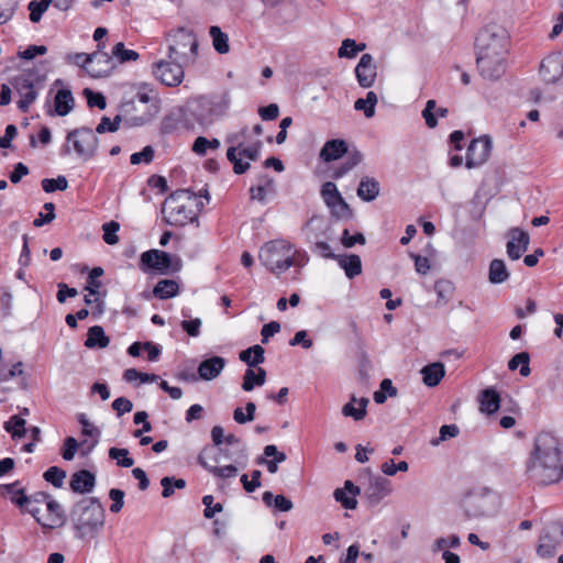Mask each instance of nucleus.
<instances>
[{
	"label": "nucleus",
	"mask_w": 563,
	"mask_h": 563,
	"mask_svg": "<svg viewBox=\"0 0 563 563\" xmlns=\"http://www.w3.org/2000/svg\"><path fill=\"white\" fill-rule=\"evenodd\" d=\"M76 537H96L104 526V508L97 498H84L70 511Z\"/></svg>",
	"instance_id": "7ed1b4c3"
},
{
	"label": "nucleus",
	"mask_w": 563,
	"mask_h": 563,
	"mask_svg": "<svg viewBox=\"0 0 563 563\" xmlns=\"http://www.w3.org/2000/svg\"><path fill=\"white\" fill-rule=\"evenodd\" d=\"M286 454L279 452L276 445L268 444L264 448V456L257 457L256 462L260 465L265 464L267 471L271 474H275L278 471V463L286 461Z\"/></svg>",
	"instance_id": "a878e982"
},
{
	"label": "nucleus",
	"mask_w": 563,
	"mask_h": 563,
	"mask_svg": "<svg viewBox=\"0 0 563 563\" xmlns=\"http://www.w3.org/2000/svg\"><path fill=\"white\" fill-rule=\"evenodd\" d=\"M224 442L228 445L235 446L236 456L234 457V462L245 464V462L247 460V452H246V446L242 442V440L240 438H238L236 435H234L233 433H230V434L225 435Z\"/></svg>",
	"instance_id": "09e8293b"
},
{
	"label": "nucleus",
	"mask_w": 563,
	"mask_h": 563,
	"mask_svg": "<svg viewBox=\"0 0 563 563\" xmlns=\"http://www.w3.org/2000/svg\"><path fill=\"white\" fill-rule=\"evenodd\" d=\"M75 106L71 91L68 89L58 90L54 99V108L56 114L64 117L68 114Z\"/></svg>",
	"instance_id": "72a5a7b5"
},
{
	"label": "nucleus",
	"mask_w": 563,
	"mask_h": 563,
	"mask_svg": "<svg viewBox=\"0 0 563 563\" xmlns=\"http://www.w3.org/2000/svg\"><path fill=\"white\" fill-rule=\"evenodd\" d=\"M68 181L66 177L58 176L57 178H45L42 180V188L45 192H53L55 190H66Z\"/></svg>",
	"instance_id": "e2e57ef3"
},
{
	"label": "nucleus",
	"mask_w": 563,
	"mask_h": 563,
	"mask_svg": "<svg viewBox=\"0 0 563 563\" xmlns=\"http://www.w3.org/2000/svg\"><path fill=\"white\" fill-rule=\"evenodd\" d=\"M492 140L487 135L474 139L467 147L465 166L468 169L476 168L485 164L492 153Z\"/></svg>",
	"instance_id": "2eb2a0df"
},
{
	"label": "nucleus",
	"mask_w": 563,
	"mask_h": 563,
	"mask_svg": "<svg viewBox=\"0 0 563 563\" xmlns=\"http://www.w3.org/2000/svg\"><path fill=\"white\" fill-rule=\"evenodd\" d=\"M120 229V224L115 221L107 222L102 225L103 240L107 244L113 245L119 242L117 232Z\"/></svg>",
	"instance_id": "0e129e2a"
},
{
	"label": "nucleus",
	"mask_w": 563,
	"mask_h": 563,
	"mask_svg": "<svg viewBox=\"0 0 563 563\" xmlns=\"http://www.w3.org/2000/svg\"><path fill=\"white\" fill-rule=\"evenodd\" d=\"M365 47L364 43L356 44L354 40L345 38L339 48L338 55L340 57L353 58L358 52L364 51Z\"/></svg>",
	"instance_id": "8fccbe9b"
},
{
	"label": "nucleus",
	"mask_w": 563,
	"mask_h": 563,
	"mask_svg": "<svg viewBox=\"0 0 563 563\" xmlns=\"http://www.w3.org/2000/svg\"><path fill=\"white\" fill-rule=\"evenodd\" d=\"M154 148L151 145L143 147L141 152L133 153L130 156V162L133 165H137L140 163L150 164L154 158Z\"/></svg>",
	"instance_id": "69168bd1"
},
{
	"label": "nucleus",
	"mask_w": 563,
	"mask_h": 563,
	"mask_svg": "<svg viewBox=\"0 0 563 563\" xmlns=\"http://www.w3.org/2000/svg\"><path fill=\"white\" fill-rule=\"evenodd\" d=\"M422 380L429 387L439 385L445 375L444 365L440 362L431 363L421 369Z\"/></svg>",
	"instance_id": "c756f323"
},
{
	"label": "nucleus",
	"mask_w": 563,
	"mask_h": 563,
	"mask_svg": "<svg viewBox=\"0 0 563 563\" xmlns=\"http://www.w3.org/2000/svg\"><path fill=\"white\" fill-rule=\"evenodd\" d=\"M266 382V371L263 367L247 368L243 376L242 389L251 391L254 387H261Z\"/></svg>",
	"instance_id": "7c9ffc66"
},
{
	"label": "nucleus",
	"mask_w": 563,
	"mask_h": 563,
	"mask_svg": "<svg viewBox=\"0 0 563 563\" xmlns=\"http://www.w3.org/2000/svg\"><path fill=\"white\" fill-rule=\"evenodd\" d=\"M100 59L107 62V57L103 55V52H100V51H96V52H93L91 54L75 53V54H69L66 57V60L68 63H73V64H76L78 66H81L86 70H87V66H89L90 62L100 60Z\"/></svg>",
	"instance_id": "37998d69"
},
{
	"label": "nucleus",
	"mask_w": 563,
	"mask_h": 563,
	"mask_svg": "<svg viewBox=\"0 0 563 563\" xmlns=\"http://www.w3.org/2000/svg\"><path fill=\"white\" fill-rule=\"evenodd\" d=\"M330 231V223L320 216L311 217L302 229V232L310 244L319 240H331Z\"/></svg>",
	"instance_id": "a211bd4d"
},
{
	"label": "nucleus",
	"mask_w": 563,
	"mask_h": 563,
	"mask_svg": "<svg viewBox=\"0 0 563 563\" xmlns=\"http://www.w3.org/2000/svg\"><path fill=\"white\" fill-rule=\"evenodd\" d=\"M379 183L373 177H362L357 187V196L363 201H373L379 196Z\"/></svg>",
	"instance_id": "c85d7f7f"
},
{
	"label": "nucleus",
	"mask_w": 563,
	"mask_h": 563,
	"mask_svg": "<svg viewBox=\"0 0 563 563\" xmlns=\"http://www.w3.org/2000/svg\"><path fill=\"white\" fill-rule=\"evenodd\" d=\"M139 56L137 52L125 48L122 42L117 43L112 48V58H117L121 64L136 60Z\"/></svg>",
	"instance_id": "3c124183"
},
{
	"label": "nucleus",
	"mask_w": 563,
	"mask_h": 563,
	"mask_svg": "<svg viewBox=\"0 0 563 563\" xmlns=\"http://www.w3.org/2000/svg\"><path fill=\"white\" fill-rule=\"evenodd\" d=\"M188 110L195 120V125L208 126L213 122L212 104L205 98L196 99L187 103Z\"/></svg>",
	"instance_id": "4be33fe9"
},
{
	"label": "nucleus",
	"mask_w": 563,
	"mask_h": 563,
	"mask_svg": "<svg viewBox=\"0 0 563 563\" xmlns=\"http://www.w3.org/2000/svg\"><path fill=\"white\" fill-rule=\"evenodd\" d=\"M183 197L190 198L189 190H176L164 202L163 212L166 213V220L170 225L183 227L196 218L195 212L180 201Z\"/></svg>",
	"instance_id": "6e6552de"
},
{
	"label": "nucleus",
	"mask_w": 563,
	"mask_h": 563,
	"mask_svg": "<svg viewBox=\"0 0 563 563\" xmlns=\"http://www.w3.org/2000/svg\"><path fill=\"white\" fill-rule=\"evenodd\" d=\"M220 147V141L218 139L208 140L205 136H198L192 145V151L198 155H206L207 150H218Z\"/></svg>",
	"instance_id": "13d9d810"
},
{
	"label": "nucleus",
	"mask_w": 563,
	"mask_h": 563,
	"mask_svg": "<svg viewBox=\"0 0 563 563\" xmlns=\"http://www.w3.org/2000/svg\"><path fill=\"white\" fill-rule=\"evenodd\" d=\"M528 472L543 485L558 483L563 477V460L554 438L548 434L537 438Z\"/></svg>",
	"instance_id": "f03ea898"
},
{
	"label": "nucleus",
	"mask_w": 563,
	"mask_h": 563,
	"mask_svg": "<svg viewBox=\"0 0 563 563\" xmlns=\"http://www.w3.org/2000/svg\"><path fill=\"white\" fill-rule=\"evenodd\" d=\"M509 240L506 245V252L510 260L516 261L528 250L530 243L529 234L519 229L514 228L508 233Z\"/></svg>",
	"instance_id": "6ab92c4d"
},
{
	"label": "nucleus",
	"mask_w": 563,
	"mask_h": 563,
	"mask_svg": "<svg viewBox=\"0 0 563 563\" xmlns=\"http://www.w3.org/2000/svg\"><path fill=\"white\" fill-rule=\"evenodd\" d=\"M4 429L11 433L12 438H22L25 434V420L19 416H12L4 422Z\"/></svg>",
	"instance_id": "603ef678"
},
{
	"label": "nucleus",
	"mask_w": 563,
	"mask_h": 563,
	"mask_svg": "<svg viewBox=\"0 0 563 563\" xmlns=\"http://www.w3.org/2000/svg\"><path fill=\"white\" fill-rule=\"evenodd\" d=\"M180 267L181 262L178 257L159 250L146 251L142 253L140 258V268L143 272L155 269L161 274H168L169 272H178Z\"/></svg>",
	"instance_id": "1a4fd4ad"
},
{
	"label": "nucleus",
	"mask_w": 563,
	"mask_h": 563,
	"mask_svg": "<svg viewBox=\"0 0 563 563\" xmlns=\"http://www.w3.org/2000/svg\"><path fill=\"white\" fill-rule=\"evenodd\" d=\"M122 122V115L118 114L111 120L108 117H102L100 123L96 128V133H104V132H115L120 128V123Z\"/></svg>",
	"instance_id": "680f3d73"
},
{
	"label": "nucleus",
	"mask_w": 563,
	"mask_h": 563,
	"mask_svg": "<svg viewBox=\"0 0 563 563\" xmlns=\"http://www.w3.org/2000/svg\"><path fill=\"white\" fill-rule=\"evenodd\" d=\"M479 402L481 410L492 415L499 409L500 397L495 389L486 388L481 394Z\"/></svg>",
	"instance_id": "58836bf2"
},
{
	"label": "nucleus",
	"mask_w": 563,
	"mask_h": 563,
	"mask_svg": "<svg viewBox=\"0 0 563 563\" xmlns=\"http://www.w3.org/2000/svg\"><path fill=\"white\" fill-rule=\"evenodd\" d=\"M161 485L163 487L162 496L164 498H168L174 494V488L183 489L186 487V481L183 478L175 477H163L161 479Z\"/></svg>",
	"instance_id": "5fc2aeb1"
},
{
	"label": "nucleus",
	"mask_w": 563,
	"mask_h": 563,
	"mask_svg": "<svg viewBox=\"0 0 563 563\" xmlns=\"http://www.w3.org/2000/svg\"><path fill=\"white\" fill-rule=\"evenodd\" d=\"M320 194L325 206L336 220H347L353 217L351 207L344 200L334 183L325 181L321 187Z\"/></svg>",
	"instance_id": "f8f14e48"
},
{
	"label": "nucleus",
	"mask_w": 563,
	"mask_h": 563,
	"mask_svg": "<svg viewBox=\"0 0 563 563\" xmlns=\"http://www.w3.org/2000/svg\"><path fill=\"white\" fill-rule=\"evenodd\" d=\"M186 65L175 59H162L153 65V75L168 87L178 86L184 79Z\"/></svg>",
	"instance_id": "4468645a"
},
{
	"label": "nucleus",
	"mask_w": 563,
	"mask_h": 563,
	"mask_svg": "<svg viewBox=\"0 0 563 563\" xmlns=\"http://www.w3.org/2000/svg\"><path fill=\"white\" fill-rule=\"evenodd\" d=\"M19 485V482L4 485L3 488L5 490V494L10 497L11 501L19 507H23L25 504L29 503L27 496L24 494L23 489L16 488Z\"/></svg>",
	"instance_id": "864d4df0"
},
{
	"label": "nucleus",
	"mask_w": 563,
	"mask_h": 563,
	"mask_svg": "<svg viewBox=\"0 0 563 563\" xmlns=\"http://www.w3.org/2000/svg\"><path fill=\"white\" fill-rule=\"evenodd\" d=\"M496 496L488 488H476L468 492L462 500L468 518L489 516L495 510Z\"/></svg>",
	"instance_id": "0eeeda50"
},
{
	"label": "nucleus",
	"mask_w": 563,
	"mask_h": 563,
	"mask_svg": "<svg viewBox=\"0 0 563 563\" xmlns=\"http://www.w3.org/2000/svg\"><path fill=\"white\" fill-rule=\"evenodd\" d=\"M537 553L542 559L553 558L556 553V545L549 537L542 538L538 545Z\"/></svg>",
	"instance_id": "338daca9"
},
{
	"label": "nucleus",
	"mask_w": 563,
	"mask_h": 563,
	"mask_svg": "<svg viewBox=\"0 0 563 563\" xmlns=\"http://www.w3.org/2000/svg\"><path fill=\"white\" fill-rule=\"evenodd\" d=\"M168 58L184 65L192 64L197 57L198 41L192 31L179 27L169 35Z\"/></svg>",
	"instance_id": "423d86ee"
},
{
	"label": "nucleus",
	"mask_w": 563,
	"mask_h": 563,
	"mask_svg": "<svg viewBox=\"0 0 563 563\" xmlns=\"http://www.w3.org/2000/svg\"><path fill=\"white\" fill-rule=\"evenodd\" d=\"M247 129H242L239 133L232 134L228 137V143L232 144L227 151V158L233 164L235 174L241 175L249 170L250 163L243 162L241 157L244 156L250 161H257L261 155L262 142L256 141L249 146H243V141L246 136Z\"/></svg>",
	"instance_id": "39448f33"
},
{
	"label": "nucleus",
	"mask_w": 563,
	"mask_h": 563,
	"mask_svg": "<svg viewBox=\"0 0 563 563\" xmlns=\"http://www.w3.org/2000/svg\"><path fill=\"white\" fill-rule=\"evenodd\" d=\"M477 67L484 78L496 80L506 70L508 37L500 27H485L476 37Z\"/></svg>",
	"instance_id": "f257e3e1"
},
{
	"label": "nucleus",
	"mask_w": 563,
	"mask_h": 563,
	"mask_svg": "<svg viewBox=\"0 0 563 563\" xmlns=\"http://www.w3.org/2000/svg\"><path fill=\"white\" fill-rule=\"evenodd\" d=\"M36 503H46V508L48 511L47 521L41 522L43 527L46 528H55L63 526L66 521V517L64 515L63 508L59 503L52 499L51 496L46 493H38L35 496Z\"/></svg>",
	"instance_id": "aec40b11"
},
{
	"label": "nucleus",
	"mask_w": 563,
	"mask_h": 563,
	"mask_svg": "<svg viewBox=\"0 0 563 563\" xmlns=\"http://www.w3.org/2000/svg\"><path fill=\"white\" fill-rule=\"evenodd\" d=\"M455 287L452 282L448 279H439L434 283V291L438 296V303L440 305H446L453 294H454Z\"/></svg>",
	"instance_id": "c03bdc74"
},
{
	"label": "nucleus",
	"mask_w": 563,
	"mask_h": 563,
	"mask_svg": "<svg viewBox=\"0 0 563 563\" xmlns=\"http://www.w3.org/2000/svg\"><path fill=\"white\" fill-rule=\"evenodd\" d=\"M96 485V476L87 470H80L71 475L69 483L70 489L74 493L86 494L90 493Z\"/></svg>",
	"instance_id": "5701e85b"
},
{
	"label": "nucleus",
	"mask_w": 563,
	"mask_h": 563,
	"mask_svg": "<svg viewBox=\"0 0 563 563\" xmlns=\"http://www.w3.org/2000/svg\"><path fill=\"white\" fill-rule=\"evenodd\" d=\"M368 402L369 400L365 397H362L360 400L352 397L351 401L343 406L342 413L345 417H352L356 421L362 420L366 416Z\"/></svg>",
	"instance_id": "2f4dec72"
},
{
	"label": "nucleus",
	"mask_w": 563,
	"mask_h": 563,
	"mask_svg": "<svg viewBox=\"0 0 563 563\" xmlns=\"http://www.w3.org/2000/svg\"><path fill=\"white\" fill-rule=\"evenodd\" d=\"M43 477L54 487L60 488L64 485L66 472L57 466H51L44 472Z\"/></svg>",
	"instance_id": "4d7b16f0"
},
{
	"label": "nucleus",
	"mask_w": 563,
	"mask_h": 563,
	"mask_svg": "<svg viewBox=\"0 0 563 563\" xmlns=\"http://www.w3.org/2000/svg\"><path fill=\"white\" fill-rule=\"evenodd\" d=\"M377 103V95L374 91H368L366 98L357 99L354 103V109L363 111L366 118H372L375 114V106Z\"/></svg>",
	"instance_id": "49530a36"
},
{
	"label": "nucleus",
	"mask_w": 563,
	"mask_h": 563,
	"mask_svg": "<svg viewBox=\"0 0 563 563\" xmlns=\"http://www.w3.org/2000/svg\"><path fill=\"white\" fill-rule=\"evenodd\" d=\"M510 277V273L503 260L495 258L490 262L488 268V280L489 283L497 285L507 282Z\"/></svg>",
	"instance_id": "f704fd0d"
},
{
	"label": "nucleus",
	"mask_w": 563,
	"mask_h": 563,
	"mask_svg": "<svg viewBox=\"0 0 563 563\" xmlns=\"http://www.w3.org/2000/svg\"><path fill=\"white\" fill-rule=\"evenodd\" d=\"M110 339L106 335L104 330L100 325H93L88 329L85 346L88 349H104L109 345Z\"/></svg>",
	"instance_id": "c9c22d12"
},
{
	"label": "nucleus",
	"mask_w": 563,
	"mask_h": 563,
	"mask_svg": "<svg viewBox=\"0 0 563 563\" xmlns=\"http://www.w3.org/2000/svg\"><path fill=\"white\" fill-rule=\"evenodd\" d=\"M363 159V155L357 150L349 151L345 161L333 170L334 178H341L351 169L357 166Z\"/></svg>",
	"instance_id": "a19ab883"
},
{
	"label": "nucleus",
	"mask_w": 563,
	"mask_h": 563,
	"mask_svg": "<svg viewBox=\"0 0 563 563\" xmlns=\"http://www.w3.org/2000/svg\"><path fill=\"white\" fill-rule=\"evenodd\" d=\"M179 291V285L173 279L159 280L154 289L153 295L158 299H169L175 297Z\"/></svg>",
	"instance_id": "79ce46f5"
},
{
	"label": "nucleus",
	"mask_w": 563,
	"mask_h": 563,
	"mask_svg": "<svg viewBox=\"0 0 563 563\" xmlns=\"http://www.w3.org/2000/svg\"><path fill=\"white\" fill-rule=\"evenodd\" d=\"M84 95L87 98V103L90 108L97 107L103 110L107 107L106 98L100 92H93L91 89L86 88Z\"/></svg>",
	"instance_id": "774afa93"
},
{
	"label": "nucleus",
	"mask_w": 563,
	"mask_h": 563,
	"mask_svg": "<svg viewBox=\"0 0 563 563\" xmlns=\"http://www.w3.org/2000/svg\"><path fill=\"white\" fill-rule=\"evenodd\" d=\"M194 129L195 120L187 106L172 109L161 122L163 134H178Z\"/></svg>",
	"instance_id": "ddd939ff"
},
{
	"label": "nucleus",
	"mask_w": 563,
	"mask_h": 563,
	"mask_svg": "<svg viewBox=\"0 0 563 563\" xmlns=\"http://www.w3.org/2000/svg\"><path fill=\"white\" fill-rule=\"evenodd\" d=\"M137 111L135 99L125 101L121 104L122 121L128 128H137L145 125L153 119V113L145 109L140 113V117H135L134 112Z\"/></svg>",
	"instance_id": "412c9836"
},
{
	"label": "nucleus",
	"mask_w": 563,
	"mask_h": 563,
	"mask_svg": "<svg viewBox=\"0 0 563 563\" xmlns=\"http://www.w3.org/2000/svg\"><path fill=\"white\" fill-rule=\"evenodd\" d=\"M10 84L21 96V99L18 102V108L22 112H27L30 106L37 98V84H40V79L34 73H23L14 76Z\"/></svg>",
	"instance_id": "9d476101"
},
{
	"label": "nucleus",
	"mask_w": 563,
	"mask_h": 563,
	"mask_svg": "<svg viewBox=\"0 0 563 563\" xmlns=\"http://www.w3.org/2000/svg\"><path fill=\"white\" fill-rule=\"evenodd\" d=\"M104 271L101 267H93L88 276L87 286L85 290L89 291V295H98L99 288L101 287V283L97 280V278L103 275Z\"/></svg>",
	"instance_id": "bf43d9fd"
},
{
	"label": "nucleus",
	"mask_w": 563,
	"mask_h": 563,
	"mask_svg": "<svg viewBox=\"0 0 563 563\" xmlns=\"http://www.w3.org/2000/svg\"><path fill=\"white\" fill-rule=\"evenodd\" d=\"M225 366V360L221 356H212L198 366L199 377L203 380H212L220 375Z\"/></svg>",
	"instance_id": "393cba45"
},
{
	"label": "nucleus",
	"mask_w": 563,
	"mask_h": 563,
	"mask_svg": "<svg viewBox=\"0 0 563 563\" xmlns=\"http://www.w3.org/2000/svg\"><path fill=\"white\" fill-rule=\"evenodd\" d=\"M264 353L265 350L261 345L255 344L246 350H243L240 353V360L244 362L249 368H253L264 363Z\"/></svg>",
	"instance_id": "ea45409f"
},
{
	"label": "nucleus",
	"mask_w": 563,
	"mask_h": 563,
	"mask_svg": "<svg viewBox=\"0 0 563 563\" xmlns=\"http://www.w3.org/2000/svg\"><path fill=\"white\" fill-rule=\"evenodd\" d=\"M66 140L73 143L75 152L84 159H90L97 154L99 139L96 132L89 128L84 126L69 131Z\"/></svg>",
	"instance_id": "9b49d317"
},
{
	"label": "nucleus",
	"mask_w": 563,
	"mask_h": 563,
	"mask_svg": "<svg viewBox=\"0 0 563 563\" xmlns=\"http://www.w3.org/2000/svg\"><path fill=\"white\" fill-rule=\"evenodd\" d=\"M339 266L344 271L347 278L353 279L362 273V261L356 254H344L335 256Z\"/></svg>",
	"instance_id": "cd10ccee"
},
{
	"label": "nucleus",
	"mask_w": 563,
	"mask_h": 563,
	"mask_svg": "<svg viewBox=\"0 0 563 563\" xmlns=\"http://www.w3.org/2000/svg\"><path fill=\"white\" fill-rule=\"evenodd\" d=\"M563 74V65L559 57L549 56L540 65V75L545 82H555Z\"/></svg>",
	"instance_id": "bb28decb"
},
{
	"label": "nucleus",
	"mask_w": 563,
	"mask_h": 563,
	"mask_svg": "<svg viewBox=\"0 0 563 563\" xmlns=\"http://www.w3.org/2000/svg\"><path fill=\"white\" fill-rule=\"evenodd\" d=\"M209 33L212 38L214 49L219 54H227L230 51L228 35L217 25L211 26Z\"/></svg>",
	"instance_id": "a18cd8bd"
},
{
	"label": "nucleus",
	"mask_w": 563,
	"mask_h": 563,
	"mask_svg": "<svg viewBox=\"0 0 563 563\" xmlns=\"http://www.w3.org/2000/svg\"><path fill=\"white\" fill-rule=\"evenodd\" d=\"M206 451H207V449H203L201 451V453L198 455L197 460H198V463L205 470H207L209 473H211L213 476L219 477V478H230V477H234L238 474V467L232 464L221 466V467L209 465L205 461V456H203Z\"/></svg>",
	"instance_id": "473e14b6"
},
{
	"label": "nucleus",
	"mask_w": 563,
	"mask_h": 563,
	"mask_svg": "<svg viewBox=\"0 0 563 563\" xmlns=\"http://www.w3.org/2000/svg\"><path fill=\"white\" fill-rule=\"evenodd\" d=\"M296 255L305 257L285 240L267 242L260 251L261 263L272 273L282 274L296 264Z\"/></svg>",
	"instance_id": "20e7f679"
},
{
	"label": "nucleus",
	"mask_w": 563,
	"mask_h": 563,
	"mask_svg": "<svg viewBox=\"0 0 563 563\" xmlns=\"http://www.w3.org/2000/svg\"><path fill=\"white\" fill-rule=\"evenodd\" d=\"M109 457L118 461V465L122 467H131L134 464L132 457L129 456L128 449L111 448Z\"/></svg>",
	"instance_id": "052dcab7"
},
{
	"label": "nucleus",
	"mask_w": 563,
	"mask_h": 563,
	"mask_svg": "<svg viewBox=\"0 0 563 563\" xmlns=\"http://www.w3.org/2000/svg\"><path fill=\"white\" fill-rule=\"evenodd\" d=\"M393 492L391 482L379 475H372L364 495L371 506H377Z\"/></svg>",
	"instance_id": "dca6fc26"
},
{
	"label": "nucleus",
	"mask_w": 563,
	"mask_h": 563,
	"mask_svg": "<svg viewBox=\"0 0 563 563\" xmlns=\"http://www.w3.org/2000/svg\"><path fill=\"white\" fill-rule=\"evenodd\" d=\"M53 0H33L29 3L27 9L30 10V20L33 23L40 22L43 13L48 9Z\"/></svg>",
	"instance_id": "6e6d98bb"
},
{
	"label": "nucleus",
	"mask_w": 563,
	"mask_h": 563,
	"mask_svg": "<svg viewBox=\"0 0 563 563\" xmlns=\"http://www.w3.org/2000/svg\"><path fill=\"white\" fill-rule=\"evenodd\" d=\"M103 55L107 57V62L102 59L95 60L90 62L89 66H87V73L90 76L95 78H102L109 76L112 73L114 68L112 56L106 52H103Z\"/></svg>",
	"instance_id": "e433bc0d"
},
{
	"label": "nucleus",
	"mask_w": 563,
	"mask_h": 563,
	"mask_svg": "<svg viewBox=\"0 0 563 563\" xmlns=\"http://www.w3.org/2000/svg\"><path fill=\"white\" fill-rule=\"evenodd\" d=\"M529 362H530L529 354L527 352H520L511 357V360L508 363V367L510 371H515L518 368L519 365H521L520 375L523 377H527L531 373Z\"/></svg>",
	"instance_id": "de8ad7c7"
},
{
	"label": "nucleus",
	"mask_w": 563,
	"mask_h": 563,
	"mask_svg": "<svg viewBox=\"0 0 563 563\" xmlns=\"http://www.w3.org/2000/svg\"><path fill=\"white\" fill-rule=\"evenodd\" d=\"M355 76L362 88H371L377 77V66L371 54H363L355 67Z\"/></svg>",
	"instance_id": "f3484780"
},
{
	"label": "nucleus",
	"mask_w": 563,
	"mask_h": 563,
	"mask_svg": "<svg viewBox=\"0 0 563 563\" xmlns=\"http://www.w3.org/2000/svg\"><path fill=\"white\" fill-rule=\"evenodd\" d=\"M349 152L347 143L341 139L327 141L320 151V158L323 162H332L341 158Z\"/></svg>",
	"instance_id": "b1692460"
},
{
	"label": "nucleus",
	"mask_w": 563,
	"mask_h": 563,
	"mask_svg": "<svg viewBox=\"0 0 563 563\" xmlns=\"http://www.w3.org/2000/svg\"><path fill=\"white\" fill-rule=\"evenodd\" d=\"M449 113L446 108H437L435 100H428L424 109L422 110V117L426 121V124L430 129H434L438 125L437 115L440 118H445Z\"/></svg>",
	"instance_id": "4c0bfd02"
}]
</instances>
